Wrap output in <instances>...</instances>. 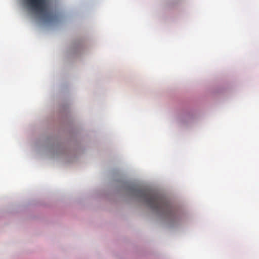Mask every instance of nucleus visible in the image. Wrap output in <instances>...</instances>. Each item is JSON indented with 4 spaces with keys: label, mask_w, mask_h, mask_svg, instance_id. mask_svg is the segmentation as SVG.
Segmentation results:
<instances>
[{
    "label": "nucleus",
    "mask_w": 259,
    "mask_h": 259,
    "mask_svg": "<svg viewBox=\"0 0 259 259\" xmlns=\"http://www.w3.org/2000/svg\"><path fill=\"white\" fill-rule=\"evenodd\" d=\"M135 196L141 199L152 210L168 218L176 214L174 208L169 202L157 193L147 189H136Z\"/></svg>",
    "instance_id": "1"
},
{
    "label": "nucleus",
    "mask_w": 259,
    "mask_h": 259,
    "mask_svg": "<svg viewBox=\"0 0 259 259\" xmlns=\"http://www.w3.org/2000/svg\"><path fill=\"white\" fill-rule=\"evenodd\" d=\"M26 4L32 10L40 13L47 21H53L58 18L56 14L49 11L46 0H26Z\"/></svg>",
    "instance_id": "2"
}]
</instances>
